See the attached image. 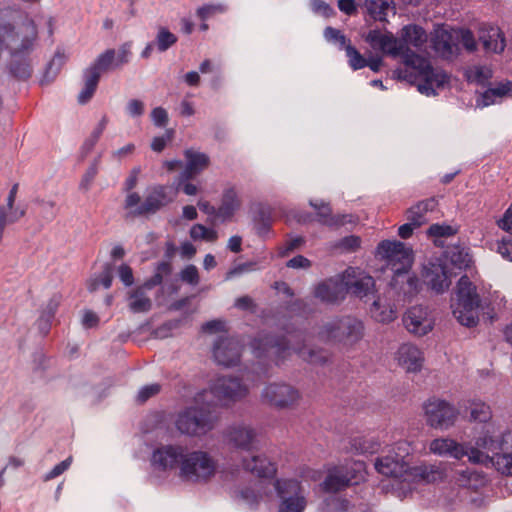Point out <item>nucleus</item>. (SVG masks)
<instances>
[{
  "instance_id": "f257e3e1",
  "label": "nucleus",
  "mask_w": 512,
  "mask_h": 512,
  "mask_svg": "<svg viewBox=\"0 0 512 512\" xmlns=\"http://www.w3.org/2000/svg\"><path fill=\"white\" fill-rule=\"evenodd\" d=\"M426 31L414 24L404 26L400 31L401 58L404 68L395 71L399 79L417 87L426 96L437 95L438 90L448 83V75L440 68H435L430 61L410 49V46L421 49L427 42Z\"/></svg>"
},
{
  "instance_id": "f03ea898",
  "label": "nucleus",
  "mask_w": 512,
  "mask_h": 512,
  "mask_svg": "<svg viewBox=\"0 0 512 512\" xmlns=\"http://www.w3.org/2000/svg\"><path fill=\"white\" fill-rule=\"evenodd\" d=\"M377 253L387 261V265L394 273L391 287L404 298H411L417 294L420 282L416 276L409 273L413 262L412 250L402 242L385 240L378 245Z\"/></svg>"
},
{
  "instance_id": "7ed1b4c3",
  "label": "nucleus",
  "mask_w": 512,
  "mask_h": 512,
  "mask_svg": "<svg viewBox=\"0 0 512 512\" xmlns=\"http://www.w3.org/2000/svg\"><path fill=\"white\" fill-rule=\"evenodd\" d=\"M452 314L463 326L474 327L479 322L481 299L476 286L467 276L457 283L456 297L451 303Z\"/></svg>"
},
{
  "instance_id": "20e7f679",
  "label": "nucleus",
  "mask_w": 512,
  "mask_h": 512,
  "mask_svg": "<svg viewBox=\"0 0 512 512\" xmlns=\"http://www.w3.org/2000/svg\"><path fill=\"white\" fill-rule=\"evenodd\" d=\"M218 461L206 450H188L181 462L179 477L186 482L206 484L217 474Z\"/></svg>"
},
{
  "instance_id": "39448f33",
  "label": "nucleus",
  "mask_w": 512,
  "mask_h": 512,
  "mask_svg": "<svg viewBox=\"0 0 512 512\" xmlns=\"http://www.w3.org/2000/svg\"><path fill=\"white\" fill-rule=\"evenodd\" d=\"M291 339L282 343L274 342L271 338L265 337L254 340L252 346L256 357H282L286 351L290 350L288 344ZM291 349L299 355L303 360L316 365H323L329 360V353L323 349H313L306 344L301 346L294 345Z\"/></svg>"
},
{
  "instance_id": "423d86ee",
  "label": "nucleus",
  "mask_w": 512,
  "mask_h": 512,
  "mask_svg": "<svg viewBox=\"0 0 512 512\" xmlns=\"http://www.w3.org/2000/svg\"><path fill=\"white\" fill-rule=\"evenodd\" d=\"M248 394V388L236 377H218L209 390H203L195 396L198 404H220L228 406L242 400Z\"/></svg>"
},
{
  "instance_id": "0eeeda50",
  "label": "nucleus",
  "mask_w": 512,
  "mask_h": 512,
  "mask_svg": "<svg viewBox=\"0 0 512 512\" xmlns=\"http://www.w3.org/2000/svg\"><path fill=\"white\" fill-rule=\"evenodd\" d=\"M205 404L190 406L180 411L175 418L177 431L189 437H202L214 429L217 417L204 407Z\"/></svg>"
},
{
  "instance_id": "6e6552de",
  "label": "nucleus",
  "mask_w": 512,
  "mask_h": 512,
  "mask_svg": "<svg viewBox=\"0 0 512 512\" xmlns=\"http://www.w3.org/2000/svg\"><path fill=\"white\" fill-rule=\"evenodd\" d=\"M364 330L361 320L352 316H344L326 323L320 331V336L327 341L353 346L362 340Z\"/></svg>"
},
{
  "instance_id": "1a4fd4ad",
  "label": "nucleus",
  "mask_w": 512,
  "mask_h": 512,
  "mask_svg": "<svg viewBox=\"0 0 512 512\" xmlns=\"http://www.w3.org/2000/svg\"><path fill=\"white\" fill-rule=\"evenodd\" d=\"M497 433L498 429L495 425L493 423H488L475 440L474 446L465 445V448H467L466 456L470 462L486 463L490 461L495 466V458L503 453V437L501 438V441H498L496 437Z\"/></svg>"
},
{
  "instance_id": "9d476101",
  "label": "nucleus",
  "mask_w": 512,
  "mask_h": 512,
  "mask_svg": "<svg viewBox=\"0 0 512 512\" xmlns=\"http://www.w3.org/2000/svg\"><path fill=\"white\" fill-rule=\"evenodd\" d=\"M365 478V464L357 461L328 470L327 476L321 483V488L327 493H337L352 484H358Z\"/></svg>"
},
{
  "instance_id": "9b49d317",
  "label": "nucleus",
  "mask_w": 512,
  "mask_h": 512,
  "mask_svg": "<svg viewBox=\"0 0 512 512\" xmlns=\"http://www.w3.org/2000/svg\"><path fill=\"white\" fill-rule=\"evenodd\" d=\"M274 488L280 499L278 512H303L305 510L307 499L299 480L291 478L276 479Z\"/></svg>"
},
{
  "instance_id": "f8f14e48",
  "label": "nucleus",
  "mask_w": 512,
  "mask_h": 512,
  "mask_svg": "<svg viewBox=\"0 0 512 512\" xmlns=\"http://www.w3.org/2000/svg\"><path fill=\"white\" fill-rule=\"evenodd\" d=\"M424 415L430 427L448 430L456 423L459 411L446 400L432 398L424 404Z\"/></svg>"
},
{
  "instance_id": "ddd939ff",
  "label": "nucleus",
  "mask_w": 512,
  "mask_h": 512,
  "mask_svg": "<svg viewBox=\"0 0 512 512\" xmlns=\"http://www.w3.org/2000/svg\"><path fill=\"white\" fill-rule=\"evenodd\" d=\"M262 401L278 409L293 408L299 404L301 393L287 383H271L261 393Z\"/></svg>"
},
{
  "instance_id": "4468645a",
  "label": "nucleus",
  "mask_w": 512,
  "mask_h": 512,
  "mask_svg": "<svg viewBox=\"0 0 512 512\" xmlns=\"http://www.w3.org/2000/svg\"><path fill=\"white\" fill-rule=\"evenodd\" d=\"M403 324L410 334L423 337L434 329L435 317L428 307L415 305L403 315Z\"/></svg>"
},
{
  "instance_id": "2eb2a0df",
  "label": "nucleus",
  "mask_w": 512,
  "mask_h": 512,
  "mask_svg": "<svg viewBox=\"0 0 512 512\" xmlns=\"http://www.w3.org/2000/svg\"><path fill=\"white\" fill-rule=\"evenodd\" d=\"M186 447L178 444L161 445L154 449L151 455V465L158 471H180L181 462L185 456Z\"/></svg>"
},
{
  "instance_id": "dca6fc26",
  "label": "nucleus",
  "mask_w": 512,
  "mask_h": 512,
  "mask_svg": "<svg viewBox=\"0 0 512 512\" xmlns=\"http://www.w3.org/2000/svg\"><path fill=\"white\" fill-rule=\"evenodd\" d=\"M226 444L236 450L254 452L257 450V433L254 428L246 424H234L223 433Z\"/></svg>"
},
{
  "instance_id": "f3484780",
  "label": "nucleus",
  "mask_w": 512,
  "mask_h": 512,
  "mask_svg": "<svg viewBox=\"0 0 512 512\" xmlns=\"http://www.w3.org/2000/svg\"><path fill=\"white\" fill-rule=\"evenodd\" d=\"M342 281L346 293L350 292L358 298L369 297L374 292L375 281L373 277L358 268H348L342 273Z\"/></svg>"
},
{
  "instance_id": "a211bd4d",
  "label": "nucleus",
  "mask_w": 512,
  "mask_h": 512,
  "mask_svg": "<svg viewBox=\"0 0 512 512\" xmlns=\"http://www.w3.org/2000/svg\"><path fill=\"white\" fill-rule=\"evenodd\" d=\"M176 191L171 187L165 185H153L147 189V193L141 207L138 210L139 214H155L163 207L167 206L176 198Z\"/></svg>"
},
{
  "instance_id": "6ab92c4d",
  "label": "nucleus",
  "mask_w": 512,
  "mask_h": 512,
  "mask_svg": "<svg viewBox=\"0 0 512 512\" xmlns=\"http://www.w3.org/2000/svg\"><path fill=\"white\" fill-rule=\"evenodd\" d=\"M364 40L375 51H380L392 58L401 57V43L391 32H381L380 30H370Z\"/></svg>"
},
{
  "instance_id": "aec40b11",
  "label": "nucleus",
  "mask_w": 512,
  "mask_h": 512,
  "mask_svg": "<svg viewBox=\"0 0 512 512\" xmlns=\"http://www.w3.org/2000/svg\"><path fill=\"white\" fill-rule=\"evenodd\" d=\"M394 360L406 372L415 373L423 367L424 354L417 345L406 342L399 345L394 353Z\"/></svg>"
},
{
  "instance_id": "412c9836",
  "label": "nucleus",
  "mask_w": 512,
  "mask_h": 512,
  "mask_svg": "<svg viewBox=\"0 0 512 512\" xmlns=\"http://www.w3.org/2000/svg\"><path fill=\"white\" fill-rule=\"evenodd\" d=\"M162 282V276L157 273L144 285L138 286L127 293L128 307L133 313H146L152 308V300L147 295V290Z\"/></svg>"
},
{
  "instance_id": "4be33fe9",
  "label": "nucleus",
  "mask_w": 512,
  "mask_h": 512,
  "mask_svg": "<svg viewBox=\"0 0 512 512\" xmlns=\"http://www.w3.org/2000/svg\"><path fill=\"white\" fill-rule=\"evenodd\" d=\"M213 356L219 365H237L241 357V344L234 338L222 337L214 345Z\"/></svg>"
},
{
  "instance_id": "5701e85b",
  "label": "nucleus",
  "mask_w": 512,
  "mask_h": 512,
  "mask_svg": "<svg viewBox=\"0 0 512 512\" xmlns=\"http://www.w3.org/2000/svg\"><path fill=\"white\" fill-rule=\"evenodd\" d=\"M422 277L424 282L437 293L447 290L451 283L444 265L438 259L423 266Z\"/></svg>"
},
{
  "instance_id": "b1692460",
  "label": "nucleus",
  "mask_w": 512,
  "mask_h": 512,
  "mask_svg": "<svg viewBox=\"0 0 512 512\" xmlns=\"http://www.w3.org/2000/svg\"><path fill=\"white\" fill-rule=\"evenodd\" d=\"M314 295L316 298L326 303H336L343 300L346 295V288L342 281V274L319 283L315 287Z\"/></svg>"
},
{
  "instance_id": "393cba45",
  "label": "nucleus",
  "mask_w": 512,
  "mask_h": 512,
  "mask_svg": "<svg viewBox=\"0 0 512 512\" xmlns=\"http://www.w3.org/2000/svg\"><path fill=\"white\" fill-rule=\"evenodd\" d=\"M444 477V468L441 464H420L411 466L408 462L406 481L433 483Z\"/></svg>"
},
{
  "instance_id": "a878e982",
  "label": "nucleus",
  "mask_w": 512,
  "mask_h": 512,
  "mask_svg": "<svg viewBox=\"0 0 512 512\" xmlns=\"http://www.w3.org/2000/svg\"><path fill=\"white\" fill-rule=\"evenodd\" d=\"M242 468L260 478H272L277 473L276 463L272 462L264 454L244 457L241 460Z\"/></svg>"
},
{
  "instance_id": "bb28decb",
  "label": "nucleus",
  "mask_w": 512,
  "mask_h": 512,
  "mask_svg": "<svg viewBox=\"0 0 512 512\" xmlns=\"http://www.w3.org/2000/svg\"><path fill=\"white\" fill-rule=\"evenodd\" d=\"M242 200L239 192L234 187H228L223 190L220 205L217 208L216 218L221 221H227L240 210Z\"/></svg>"
},
{
  "instance_id": "cd10ccee",
  "label": "nucleus",
  "mask_w": 512,
  "mask_h": 512,
  "mask_svg": "<svg viewBox=\"0 0 512 512\" xmlns=\"http://www.w3.org/2000/svg\"><path fill=\"white\" fill-rule=\"evenodd\" d=\"M408 462L409 461L401 462L400 458H395L392 454L388 453L386 456L376 459L375 469L384 476L406 481Z\"/></svg>"
},
{
  "instance_id": "c85d7f7f",
  "label": "nucleus",
  "mask_w": 512,
  "mask_h": 512,
  "mask_svg": "<svg viewBox=\"0 0 512 512\" xmlns=\"http://www.w3.org/2000/svg\"><path fill=\"white\" fill-rule=\"evenodd\" d=\"M429 451L438 456H450L455 459H462L466 456L467 448L451 438H436L429 444Z\"/></svg>"
},
{
  "instance_id": "c756f323",
  "label": "nucleus",
  "mask_w": 512,
  "mask_h": 512,
  "mask_svg": "<svg viewBox=\"0 0 512 512\" xmlns=\"http://www.w3.org/2000/svg\"><path fill=\"white\" fill-rule=\"evenodd\" d=\"M479 40L486 51L500 53L505 48V39L498 27L483 24L479 31Z\"/></svg>"
},
{
  "instance_id": "7c9ffc66",
  "label": "nucleus",
  "mask_w": 512,
  "mask_h": 512,
  "mask_svg": "<svg viewBox=\"0 0 512 512\" xmlns=\"http://www.w3.org/2000/svg\"><path fill=\"white\" fill-rule=\"evenodd\" d=\"M187 161L184 171L181 173V179L189 180L206 169L209 165V157L205 153L188 149L185 151Z\"/></svg>"
},
{
  "instance_id": "2f4dec72",
  "label": "nucleus",
  "mask_w": 512,
  "mask_h": 512,
  "mask_svg": "<svg viewBox=\"0 0 512 512\" xmlns=\"http://www.w3.org/2000/svg\"><path fill=\"white\" fill-rule=\"evenodd\" d=\"M455 39V30H438L436 31L432 43L434 50L442 57H450L457 51Z\"/></svg>"
},
{
  "instance_id": "473e14b6",
  "label": "nucleus",
  "mask_w": 512,
  "mask_h": 512,
  "mask_svg": "<svg viewBox=\"0 0 512 512\" xmlns=\"http://www.w3.org/2000/svg\"><path fill=\"white\" fill-rule=\"evenodd\" d=\"M267 496V488L261 481L255 482L252 486L240 489L236 498L251 508L256 507Z\"/></svg>"
},
{
  "instance_id": "72a5a7b5",
  "label": "nucleus",
  "mask_w": 512,
  "mask_h": 512,
  "mask_svg": "<svg viewBox=\"0 0 512 512\" xmlns=\"http://www.w3.org/2000/svg\"><path fill=\"white\" fill-rule=\"evenodd\" d=\"M502 452L494 460L495 467L500 473L512 476V432L503 434Z\"/></svg>"
},
{
  "instance_id": "f704fd0d",
  "label": "nucleus",
  "mask_w": 512,
  "mask_h": 512,
  "mask_svg": "<svg viewBox=\"0 0 512 512\" xmlns=\"http://www.w3.org/2000/svg\"><path fill=\"white\" fill-rule=\"evenodd\" d=\"M364 7L367 14L379 22H387L388 13L395 10L393 0H365Z\"/></svg>"
},
{
  "instance_id": "c9c22d12",
  "label": "nucleus",
  "mask_w": 512,
  "mask_h": 512,
  "mask_svg": "<svg viewBox=\"0 0 512 512\" xmlns=\"http://www.w3.org/2000/svg\"><path fill=\"white\" fill-rule=\"evenodd\" d=\"M370 313L374 320L379 323H390L397 317L396 309L381 297H377L370 307Z\"/></svg>"
},
{
  "instance_id": "e433bc0d",
  "label": "nucleus",
  "mask_w": 512,
  "mask_h": 512,
  "mask_svg": "<svg viewBox=\"0 0 512 512\" xmlns=\"http://www.w3.org/2000/svg\"><path fill=\"white\" fill-rule=\"evenodd\" d=\"M436 207L434 198L419 201L417 204L407 210V220L413 221L416 226H421L427 222L426 214L433 211Z\"/></svg>"
},
{
  "instance_id": "4c0bfd02",
  "label": "nucleus",
  "mask_w": 512,
  "mask_h": 512,
  "mask_svg": "<svg viewBox=\"0 0 512 512\" xmlns=\"http://www.w3.org/2000/svg\"><path fill=\"white\" fill-rule=\"evenodd\" d=\"M117 68L119 67L115 62V50L107 49L105 52L101 53L86 70L96 73L97 77L100 78L102 73Z\"/></svg>"
},
{
  "instance_id": "58836bf2",
  "label": "nucleus",
  "mask_w": 512,
  "mask_h": 512,
  "mask_svg": "<svg viewBox=\"0 0 512 512\" xmlns=\"http://www.w3.org/2000/svg\"><path fill=\"white\" fill-rule=\"evenodd\" d=\"M310 206L317 211L318 221L327 226H337L343 223V219L332 215V210L328 203L323 200H310Z\"/></svg>"
},
{
  "instance_id": "ea45409f",
  "label": "nucleus",
  "mask_w": 512,
  "mask_h": 512,
  "mask_svg": "<svg viewBox=\"0 0 512 512\" xmlns=\"http://www.w3.org/2000/svg\"><path fill=\"white\" fill-rule=\"evenodd\" d=\"M83 79L84 85L78 94V102L80 104H86L91 100L100 80L96 73L89 72L88 70L84 71Z\"/></svg>"
},
{
  "instance_id": "a19ab883",
  "label": "nucleus",
  "mask_w": 512,
  "mask_h": 512,
  "mask_svg": "<svg viewBox=\"0 0 512 512\" xmlns=\"http://www.w3.org/2000/svg\"><path fill=\"white\" fill-rule=\"evenodd\" d=\"M352 449L360 454L376 453L380 443L374 437H355L351 441Z\"/></svg>"
},
{
  "instance_id": "79ce46f5",
  "label": "nucleus",
  "mask_w": 512,
  "mask_h": 512,
  "mask_svg": "<svg viewBox=\"0 0 512 512\" xmlns=\"http://www.w3.org/2000/svg\"><path fill=\"white\" fill-rule=\"evenodd\" d=\"M61 302V297L57 294L53 295L47 302L39 318V326L42 331L46 333L49 329L50 320L54 317V314Z\"/></svg>"
},
{
  "instance_id": "37998d69",
  "label": "nucleus",
  "mask_w": 512,
  "mask_h": 512,
  "mask_svg": "<svg viewBox=\"0 0 512 512\" xmlns=\"http://www.w3.org/2000/svg\"><path fill=\"white\" fill-rule=\"evenodd\" d=\"M65 63V56L60 51H57L53 56L52 60L48 63L45 73L41 79V84H48L53 81L63 64Z\"/></svg>"
},
{
  "instance_id": "c03bdc74",
  "label": "nucleus",
  "mask_w": 512,
  "mask_h": 512,
  "mask_svg": "<svg viewBox=\"0 0 512 512\" xmlns=\"http://www.w3.org/2000/svg\"><path fill=\"white\" fill-rule=\"evenodd\" d=\"M470 420L477 422H488L492 417L490 407L481 401H473L469 406Z\"/></svg>"
},
{
  "instance_id": "a18cd8bd",
  "label": "nucleus",
  "mask_w": 512,
  "mask_h": 512,
  "mask_svg": "<svg viewBox=\"0 0 512 512\" xmlns=\"http://www.w3.org/2000/svg\"><path fill=\"white\" fill-rule=\"evenodd\" d=\"M177 42V37L167 28L160 27L155 38V45L159 52H165Z\"/></svg>"
},
{
  "instance_id": "49530a36",
  "label": "nucleus",
  "mask_w": 512,
  "mask_h": 512,
  "mask_svg": "<svg viewBox=\"0 0 512 512\" xmlns=\"http://www.w3.org/2000/svg\"><path fill=\"white\" fill-rule=\"evenodd\" d=\"M350 503L338 496H329L324 500L322 512H348Z\"/></svg>"
},
{
  "instance_id": "de8ad7c7",
  "label": "nucleus",
  "mask_w": 512,
  "mask_h": 512,
  "mask_svg": "<svg viewBox=\"0 0 512 512\" xmlns=\"http://www.w3.org/2000/svg\"><path fill=\"white\" fill-rule=\"evenodd\" d=\"M190 237L193 240L215 242L218 238V234L215 230L208 229L202 224H195L190 229Z\"/></svg>"
},
{
  "instance_id": "09e8293b",
  "label": "nucleus",
  "mask_w": 512,
  "mask_h": 512,
  "mask_svg": "<svg viewBox=\"0 0 512 512\" xmlns=\"http://www.w3.org/2000/svg\"><path fill=\"white\" fill-rule=\"evenodd\" d=\"M468 80L484 85L491 77L492 71L486 66H474L467 72Z\"/></svg>"
},
{
  "instance_id": "8fccbe9b",
  "label": "nucleus",
  "mask_w": 512,
  "mask_h": 512,
  "mask_svg": "<svg viewBox=\"0 0 512 512\" xmlns=\"http://www.w3.org/2000/svg\"><path fill=\"white\" fill-rule=\"evenodd\" d=\"M349 66L353 70H360L367 66V59L351 44L345 49Z\"/></svg>"
},
{
  "instance_id": "3c124183",
  "label": "nucleus",
  "mask_w": 512,
  "mask_h": 512,
  "mask_svg": "<svg viewBox=\"0 0 512 512\" xmlns=\"http://www.w3.org/2000/svg\"><path fill=\"white\" fill-rule=\"evenodd\" d=\"M324 37L328 42L338 45L340 49L345 50L351 44L350 40L340 30L333 27H327L324 30Z\"/></svg>"
},
{
  "instance_id": "603ef678",
  "label": "nucleus",
  "mask_w": 512,
  "mask_h": 512,
  "mask_svg": "<svg viewBox=\"0 0 512 512\" xmlns=\"http://www.w3.org/2000/svg\"><path fill=\"white\" fill-rule=\"evenodd\" d=\"M455 39L468 51H474L477 47L476 40L470 30H455Z\"/></svg>"
},
{
  "instance_id": "864d4df0",
  "label": "nucleus",
  "mask_w": 512,
  "mask_h": 512,
  "mask_svg": "<svg viewBox=\"0 0 512 512\" xmlns=\"http://www.w3.org/2000/svg\"><path fill=\"white\" fill-rule=\"evenodd\" d=\"M112 279L113 276L111 270L106 268L98 277L90 281L88 288L90 291H95L101 285L108 289L112 284Z\"/></svg>"
},
{
  "instance_id": "5fc2aeb1",
  "label": "nucleus",
  "mask_w": 512,
  "mask_h": 512,
  "mask_svg": "<svg viewBox=\"0 0 512 512\" xmlns=\"http://www.w3.org/2000/svg\"><path fill=\"white\" fill-rule=\"evenodd\" d=\"M226 9L223 4H206L197 9V15L201 20H207L215 14L224 13Z\"/></svg>"
},
{
  "instance_id": "6e6d98bb",
  "label": "nucleus",
  "mask_w": 512,
  "mask_h": 512,
  "mask_svg": "<svg viewBox=\"0 0 512 512\" xmlns=\"http://www.w3.org/2000/svg\"><path fill=\"white\" fill-rule=\"evenodd\" d=\"M412 451L411 445L408 441H398L394 444L393 448L389 451L395 458H400L402 461H409L407 458Z\"/></svg>"
},
{
  "instance_id": "4d7b16f0",
  "label": "nucleus",
  "mask_w": 512,
  "mask_h": 512,
  "mask_svg": "<svg viewBox=\"0 0 512 512\" xmlns=\"http://www.w3.org/2000/svg\"><path fill=\"white\" fill-rule=\"evenodd\" d=\"M125 201H124V208L129 210L131 214L134 216H143L144 214H139L138 210L141 207V197L136 192L128 191Z\"/></svg>"
},
{
  "instance_id": "13d9d810",
  "label": "nucleus",
  "mask_w": 512,
  "mask_h": 512,
  "mask_svg": "<svg viewBox=\"0 0 512 512\" xmlns=\"http://www.w3.org/2000/svg\"><path fill=\"white\" fill-rule=\"evenodd\" d=\"M161 391V386L158 383H152L143 386L137 395V401L140 403L146 402L149 398L157 395Z\"/></svg>"
},
{
  "instance_id": "bf43d9fd",
  "label": "nucleus",
  "mask_w": 512,
  "mask_h": 512,
  "mask_svg": "<svg viewBox=\"0 0 512 512\" xmlns=\"http://www.w3.org/2000/svg\"><path fill=\"white\" fill-rule=\"evenodd\" d=\"M496 250L504 259L512 262V236L503 237L499 240Z\"/></svg>"
},
{
  "instance_id": "052dcab7",
  "label": "nucleus",
  "mask_w": 512,
  "mask_h": 512,
  "mask_svg": "<svg viewBox=\"0 0 512 512\" xmlns=\"http://www.w3.org/2000/svg\"><path fill=\"white\" fill-rule=\"evenodd\" d=\"M72 464V457H68L59 464H57L51 471L44 475L43 480L45 482L50 481L61 474H63Z\"/></svg>"
},
{
  "instance_id": "680f3d73",
  "label": "nucleus",
  "mask_w": 512,
  "mask_h": 512,
  "mask_svg": "<svg viewBox=\"0 0 512 512\" xmlns=\"http://www.w3.org/2000/svg\"><path fill=\"white\" fill-rule=\"evenodd\" d=\"M180 278L183 282L197 285L199 283V273L195 265L186 266L180 273Z\"/></svg>"
},
{
  "instance_id": "e2e57ef3",
  "label": "nucleus",
  "mask_w": 512,
  "mask_h": 512,
  "mask_svg": "<svg viewBox=\"0 0 512 512\" xmlns=\"http://www.w3.org/2000/svg\"><path fill=\"white\" fill-rule=\"evenodd\" d=\"M131 57V44L124 43L115 51V62L118 67L128 63Z\"/></svg>"
},
{
  "instance_id": "0e129e2a",
  "label": "nucleus",
  "mask_w": 512,
  "mask_h": 512,
  "mask_svg": "<svg viewBox=\"0 0 512 512\" xmlns=\"http://www.w3.org/2000/svg\"><path fill=\"white\" fill-rule=\"evenodd\" d=\"M428 235L436 237L450 236L455 233V230L449 225L433 224L428 228Z\"/></svg>"
},
{
  "instance_id": "69168bd1",
  "label": "nucleus",
  "mask_w": 512,
  "mask_h": 512,
  "mask_svg": "<svg viewBox=\"0 0 512 512\" xmlns=\"http://www.w3.org/2000/svg\"><path fill=\"white\" fill-rule=\"evenodd\" d=\"M151 118L156 126L164 127L168 122V114L162 107H156L151 112Z\"/></svg>"
},
{
  "instance_id": "338daca9",
  "label": "nucleus",
  "mask_w": 512,
  "mask_h": 512,
  "mask_svg": "<svg viewBox=\"0 0 512 512\" xmlns=\"http://www.w3.org/2000/svg\"><path fill=\"white\" fill-rule=\"evenodd\" d=\"M118 275L125 286H131L134 282L133 272L127 264H121L118 268Z\"/></svg>"
},
{
  "instance_id": "774afa93",
  "label": "nucleus",
  "mask_w": 512,
  "mask_h": 512,
  "mask_svg": "<svg viewBox=\"0 0 512 512\" xmlns=\"http://www.w3.org/2000/svg\"><path fill=\"white\" fill-rule=\"evenodd\" d=\"M126 109L130 116L138 117L144 113V103L138 99H132L127 103Z\"/></svg>"
}]
</instances>
